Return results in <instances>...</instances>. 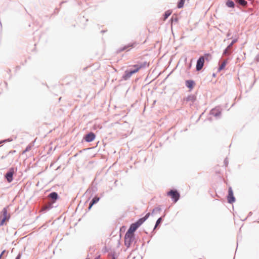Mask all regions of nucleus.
I'll return each instance as SVG.
<instances>
[{
  "mask_svg": "<svg viewBox=\"0 0 259 259\" xmlns=\"http://www.w3.org/2000/svg\"><path fill=\"white\" fill-rule=\"evenodd\" d=\"M6 140H2L0 141V144H2V143H5Z\"/></svg>",
  "mask_w": 259,
  "mask_h": 259,
  "instance_id": "nucleus-38",
  "label": "nucleus"
},
{
  "mask_svg": "<svg viewBox=\"0 0 259 259\" xmlns=\"http://www.w3.org/2000/svg\"><path fill=\"white\" fill-rule=\"evenodd\" d=\"M95 259H98V257L95 258Z\"/></svg>",
  "mask_w": 259,
  "mask_h": 259,
  "instance_id": "nucleus-42",
  "label": "nucleus"
},
{
  "mask_svg": "<svg viewBox=\"0 0 259 259\" xmlns=\"http://www.w3.org/2000/svg\"><path fill=\"white\" fill-rule=\"evenodd\" d=\"M196 100V96L194 95H190L187 97L183 99L184 101L190 102V105L191 106Z\"/></svg>",
  "mask_w": 259,
  "mask_h": 259,
  "instance_id": "nucleus-14",
  "label": "nucleus"
},
{
  "mask_svg": "<svg viewBox=\"0 0 259 259\" xmlns=\"http://www.w3.org/2000/svg\"><path fill=\"white\" fill-rule=\"evenodd\" d=\"M21 253H19L17 256H16V257L15 258V259H21Z\"/></svg>",
  "mask_w": 259,
  "mask_h": 259,
  "instance_id": "nucleus-34",
  "label": "nucleus"
},
{
  "mask_svg": "<svg viewBox=\"0 0 259 259\" xmlns=\"http://www.w3.org/2000/svg\"><path fill=\"white\" fill-rule=\"evenodd\" d=\"M238 38H236L233 39L231 42L227 46V47L223 51V55H230L233 51L232 49L233 45L237 42Z\"/></svg>",
  "mask_w": 259,
  "mask_h": 259,
  "instance_id": "nucleus-6",
  "label": "nucleus"
},
{
  "mask_svg": "<svg viewBox=\"0 0 259 259\" xmlns=\"http://www.w3.org/2000/svg\"><path fill=\"white\" fill-rule=\"evenodd\" d=\"M228 202L232 204L235 201V198L233 194V191L231 187H229L228 189V194L227 195Z\"/></svg>",
  "mask_w": 259,
  "mask_h": 259,
  "instance_id": "nucleus-8",
  "label": "nucleus"
},
{
  "mask_svg": "<svg viewBox=\"0 0 259 259\" xmlns=\"http://www.w3.org/2000/svg\"><path fill=\"white\" fill-rule=\"evenodd\" d=\"M210 114L218 118L220 117L221 114V111L219 109L213 108L211 110Z\"/></svg>",
  "mask_w": 259,
  "mask_h": 259,
  "instance_id": "nucleus-18",
  "label": "nucleus"
},
{
  "mask_svg": "<svg viewBox=\"0 0 259 259\" xmlns=\"http://www.w3.org/2000/svg\"><path fill=\"white\" fill-rule=\"evenodd\" d=\"M2 219L0 221V226L2 227L6 225V222L9 221L10 219V214L8 213L7 207H4L1 211Z\"/></svg>",
  "mask_w": 259,
  "mask_h": 259,
  "instance_id": "nucleus-2",
  "label": "nucleus"
},
{
  "mask_svg": "<svg viewBox=\"0 0 259 259\" xmlns=\"http://www.w3.org/2000/svg\"><path fill=\"white\" fill-rule=\"evenodd\" d=\"M226 5L228 8H234L235 7V3L232 0H227Z\"/></svg>",
  "mask_w": 259,
  "mask_h": 259,
  "instance_id": "nucleus-21",
  "label": "nucleus"
},
{
  "mask_svg": "<svg viewBox=\"0 0 259 259\" xmlns=\"http://www.w3.org/2000/svg\"><path fill=\"white\" fill-rule=\"evenodd\" d=\"M150 215V213L149 212L147 213L144 217L140 218L136 222L137 223H138V224L140 226H141L148 219V218L149 217Z\"/></svg>",
  "mask_w": 259,
  "mask_h": 259,
  "instance_id": "nucleus-17",
  "label": "nucleus"
},
{
  "mask_svg": "<svg viewBox=\"0 0 259 259\" xmlns=\"http://www.w3.org/2000/svg\"><path fill=\"white\" fill-rule=\"evenodd\" d=\"M185 1L186 0H180L178 3L177 7L179 9L183 8Z\"/></svg>",
  "mask_w": 259,
  "mask_h": 259,
  "instance_id": "nucleus-25",
  "label": "nucleus"
},
{
  "mask_svg": "<svg viewBox=\"0 0 259 259\" xmlns=\"http://www.w3.org/2000/svg\"><path fill=\"white\" fill-rule=\"evenodd\" d=\"M5 252H6V250H3V251L1 252V254H0V257H2V256H3V254L5 253Z\"/></svg>",
  "mask_w": 259,
  "mask_h": 259,
  "instance_id": "nucleus-36",
  "label": "nucleus"
},
{
  "mask_svg": "<svg viewBox=\"0 0 259 259\" xmlns=\"http://www.w3.org/2000/svg\"><path fill=\"white\" fill-rule=\"evenodd\" d=\"M192 66V60H191V62L187 64V69L189 70Z\"/></svg>",
  "mask_w": 259,
  "mask_h": 259,
  "instance_id": "nucleus-33",
  "label": "nucleus"
},
{
  "mask_svg": "<svg viewBox=\"0 0 259 259\" xmlns=\"http://www.w3.org/2000/svg\"><path fill=\"white\" fill-rule=\"evenodd\" d=\"M109 255L112 256L111 259H116V256L115 255V252H111L109 253Z\"/></svg>",
  "mask_w": 259,
  "mask_h": 259,
  "instance_id": "nucleus-30",
  "label": "nucleus"
},
{
  "mask_svg": "<svg viewBox=\"0 0 259 259\" xmlns=\"http://www.w3.org/2000/svg\"><path fill=\"white\" fill-rule=\"evenodd\" d=\"M136 72H137V70L135 68L134 69L126 70L124 72V73L123 75L122 78L123 80H126L128 79L133 74H134Z\"/></svg>",
  "mask_w": 259,
  "mask_h": 259,
  "instance_id": "nucleus-7",
  "label": "nucleus"
},
{
  "mask_svg": "<svg viewBox=\"0 0 259 259\" xmlns=\"http://www.w3.org/2000/svg\"><path fill=\"white\" fill-rule=\"evenodd\" d=\"M171 21L172 22H178V21H179V19L177 17V16H172L171 17V19H170Z\"/></svg>",
  "mask_w": 259,
  "mask_h": 259,
  "instance_id": "nucleus-27",
  "label": "nucleus"
},
{
  "mask_svg": "<svg viewBox=\"0 0 259 259\" xmlns=\"http://www.w3.org/2000/svg\"><path fill=\"white\" fill-rule=\"evenodd\" d=\"M167 195L170 196L172 201L177 202L180 198V194L176 189H171L167 193Z\"/></svg>",
  "mask_w": 259,
  "mask_h": 259,
  "instance_id": "nucleus-4",
  "label": "nucleus"
},
{
  "mask_svg": "<svg viewBox=\"0 0 259 259\" xmlns=\"http://www.w3.org/2000/svg\"><path fill=\"white\" fill-rule=\"evenodd\" d=\"M6 142H11V141H12V140L10 139V138L8 139H6Z\"/></svg>",
  "mask_w": 259,
  "mask_h": 259,
  "instance_id": "nucleus-39",
  "label": "nucleus"
},
{
  "mask_svg": "<svg viewBox=\"0 0 259 259\" xmlns=\"http://www.w3.org/2000/svg\"><path fill=\"white\" fill-rule=\"evenodd\" d=\"M162 221H163V217H160L157 220L155 225V226L153 228V230L152 233H154L155 229L158 226V225H159L162 223Z\"/></svg>",
  "mask_w": 259,
  "mask_h": 259,
  "instance_id": "nucleus-19",
  "label": "nucleus"
},
{
  "mask_svg": "<svg viewBox=\"0 0 259 259\" xmlns=\"http://www.w3.org/2000/svg\"><path fill=\"white\" fill-rule=\"evenodd\" d=\"M204 61L203 57H199L196 62V70L197 71H200L203 67Z\"/></svg>",
  "mask_w": 259,
  "mask_h": 259,
  "instance_id": "nucleus-9",
  "label": "nucleus"
},
{
  "mask_svg": "<svg viewBox=\"0 0 259 259\" xmlns=\"http://www.w3.org/2000/svg\"><path fill=\"white\" fill-rule=\"evenodd\" d=\"M86 259H90V258H87Z\"/></svg>",
  "mask_w": 259,
  "mask_h": 259,
  "instance_id": "nucleus-43",
  "label": "nucleus"
},
{
  "mask_svg": "<svg viewBox=\"0 0 259 259\" xmlns=\"http://www.w3.org/2000/svg\"><path fill=\"white\" fill-rule=\"evenodd\" d=\"M172 11L170 10L165 11L163 14V20H165L171 15Z\"/></svg>",
  "mask_w": 259,
  "mask_h": 259,
  "instance_id": "nucleus-24",
  "label": "nucleus"
},
{
  "mask_svg": "<svg viewBox=\"0 0 259 259\" xmlns=\"http://www.w3.org/2000/svg\"><path fill=\"white\" fill-rule=\"evenodd\" d=\"M224 162V164H225V166H227L228 164V163H229V161H228V160L227 158H226L225 159Z\"/></svg>",
  "mask_w": 259,
  "mask_h": 259,
  "instance_id": "nucleus-32",
  "label": "nucleus"
},
{
  "mask_svg": "<svg viewBox=\"0 0 259 259\" xmlns=\"http://www.w3.org/2000/svg\"><path fill=\"white\" fill-rule=\"evenodd\" d=\"M17 171V168L11 167L5 175V178L8 183H11L13 180V175Z\"/></svg>",
  "mask_w": 259,
  "mask_h": 259,
  "instance_id": "nucleus-5",
  "label": "nucleus"
},
{
  "mask_svg": "<svg viewBox=\"0 0 259 259\" xmlns=\"http://www.w3.org/2000/svg\"><path fill=\"white\" fill-rule=\"evenodd\" d=\"M252 214V212L251 211H250V212L248 213V215H247V218H248V217H249L251 216Z\"/></svg>",
  "mask_w": 259,
  "mask_h": 259,
  "instance_id": "nucleus-37",
  "label": "nucleus"
},
{
  "mask_svg": "<svg viewBox=\"0 0 259 259\" xmlns=\"http://www.w3.org/2000/svg\"><path fill=\"white\" fill-rule=\"evenodd\" d=\"M139 42H138L137 41H134L133 42H131L129 44H128L126 45H125L124 46H123L122 47H121V48L118 49L116 50V53L119 54L120 52L125 51V50H126L127 51H130V48H134L137 47L138 46H139Z\"/></svg>",
  "mask_w": 259,
  "mask_h": 259,
  "instance_id": "nucleus-3",
  "label": "nucleus"
},
{
  "mask_svg": "<svg viewBox=\"0 0 259 259\" xmlns=\"http://www.w3.org/2000/svg\"><path fill=\"white\" fill-rule=\"evenodd\" d=\"M227 63V60H224L222 63L220 65L218 69V72H220L221 70L224 69L226 66Z\"/></svg>",
  "mask_w": 259,
  "mask_h": 259,
  "instance_id": "nucleus-22",
  "label": "nucleus"
},
{
  "mask_svg": "<svg viewBox=\"0 0 259 259\" xmlns=\"http://www.w3.org/2000/svg\"><path fill=\"white\" fill-rule=\"evenodd\" d=\"M161 210V208L159 207H156L154 208L152 212V213H154L157 212H159Z\"/></svg>",
  "mask_w": 259,
  "mask_h": 259,
  "instance_id": "nucleus-28",
  "label": "nucleus"
},
{
  "mask_svg": "<svg viewBox=\"0 0 259 259\" xmlns=\"http://www.w3.org/2000/svg\"><path fill=\"white\" fill-rule=\"evenodd\" d=\"M53 203H51V204H49L48 205H46L45 207H44V210L45 211H48V210H49L50 209H51L52 208H53Z\"/></svg>",
  "mask_w": 259,
  "mask_h": 259,
  "instance_id": "nucleus-26",
  "label": "nucleus"
},
{
  "mask_svg": "<svg viewBox=\"0 0 259 259\" xmlns=\"http://www.w3.org/2000/svg\"><path fill=\"white\" fill-rule=\"evenodd\" d=\"M100 198L97 196H95L90 202L89 205L88 207V210H90L93 206L98 203L100 200Z\"/></svg>",
  "mask_w": 259,
  "mask_h": 259,
  "instance_id": "nucleus-16",
  "label": "nucleus"
},
{
  "mask_svg": "<svg viewBox=\"0 0 259 259\" xmlns=\"http://www.w3.org/2000/svg\"><path fill=\"white\" fill-rule=\"evenodd\" d=\"M235 2L237 4L243 7H246L247 6V2L245 0H235Z\"/></svg>",
  "mask_w": 259,
  "mask_h": 259,
  "instance_id": "nucleus-20",
  "label": "nucleus"
},
{
  "mask_svg": "<svg viewBox=\"0 0 259 259\" xmlns=\"http://www.w3.org/2000/svg\"><path fill=\"white\" fill-rule=\"evenodd\" d=\"M200 57H203L204 61L205 60L209 61L211 59V56L209 53H206Z\"/></svg>",
  "mask_w": 259,
  "mask_h": 259,
  "instance_id": "nucleus-23",
  "label": "nucleus"
},
{
  "mask_svg": "<svg viewBox=\"0 0 259 259\" xmlns=\"http://www.w3.org/2000/svg\"><path fill=\"white\" fill-rule=\"evenodd\" d=\"M31 148V146H30V145H28V146L26 147V148H25V149L24 150V151H23V153H25V152H26L29 151V150H30Z\"/></svg>",
  "mask_w": 259,
  "mask_h": 259,
  "instance_id": "nucleus-29",
  "label": "nucleus"
},
{
  "mask_svg": "<svg viewBox=\"0 0 259 259\" xmlns=\"http://www.w3.org/2000/svg\"><path fill=\"white\" fill-rule=\"evenodd\" d=\"M101 32L102 33H104V32H106V31H105V30H102Z\"/></svg>",
  "mask_w": 259,
  "mask_h": 259,
  "instance_id": "nucleus-41",
  "label": "nucleus"
},
{
  "mask_svg": "<svg viewBox=\"0 0 259 259\" xmlns=\"http://www.w3.org/2000/svg\"><path fill=\"white\" fill-rule=\"evenodd\" d=\"M140 226L136 222H135L134 223H132L130 226V228L127 230V232L132 233L133 234H135V232L140 227Z\"/></svg>",
  "mask_w": 259,
  "mask_h": 259,
  "instance_id": "nucleus-15",
  "label": "nucleus"
},
{
  "mask_svg": "<svg viewBox=\"0 0 259 259\" xmlns=\"http://www.w3.org/2000/svg\"><path fill=\"white\" fill-rule=\"evenodd\" d=\"M136 239L135 234L126 231L124 236V245L129 248L131 244Z\"/></svg>",
  "mask_w": 259,
  "mask_h": 259,
  "instance_id": "nucleus-1",
  "label": "nucleus"
},
{
  "mask_svg": "<svg viewBox=\"0 0 259 259\" xmlns=\"http://www.w3.org/2000/svg\"><path fill=\"white\" fill-rule=\"evenodd\" d=\"M48 198L54 203L59 199V196L56 192H52L48 195Z\"/></svg>",
  "mask_w": 259,
  "mask_h": 259,
  "instance_id": "nucleus-11",
  "label": "nucleus"
},
{
  "mask_svg": "<svg viewBox=\"0 0 259 259\" xmlns=\"http://www.w3.org/2000/svg\"><path fill=\"white\" fill-rule=\"evenodd\" d=\"M231 34H232V33L231 32V31L229 30L228 31V32H227V34H226L227 37L228 38V39H229V38H231L230 37V36H231Z\"/></svg>",
  "mask_w": 259,
  "mask_h": 259,
  "instance_id": "nucleus-31",
  "label": "nucleus"
},
{
  "mask_svg": "<svg viewBox=\"0 0 259 259\" xmlns=\"http://www.w3.org/2000/svg\"><path fill=\"white\" fill-rule=\"evenodd\" d=\"M95 134L93 132H90L84 136L83 139L87 142H91L95 140Z\"/></svg>",
  "mask_w": 259,
  "mask_h": 259,
  "instance_id": "nucleus-10",
  "label": "nucleus"
},
{
  "mask_svg": "<svg viewBox=\"0 0 259 259\" xmlns=\"http://www.w3.org/2000/svg\"><path fill=\"white\" fill-rule=\"evenodd\" d=\"M196 85V83L194 80L192 79H188L185 81L186 87L189 89L191 91L194 88Z\"/></svg>",
  "mask_w": 259,
  "mask_h": 259,
  "instance_id": "nucleus-13",
  "label": "nucleus"
},
{
  "mask_svg": "<svg viewBox=\"0 0 259 259\" xmlns=\"http://www.w3.org/2000/svg\"><path fill=\"white\" fill-rule=\"evenodd\" d=\"M215 76H216V74H215V73H213L212 74V77H215Z\"/></svg>",
  "mask_w": 259,
  "mask_h": 259,
  "instance_id": "nucleus-40",
  "label": "nucleus"
},
{
  "mask_svg": "<svg viewBox=\"0 0 259 259\" xmlns=\"http://www.w3.org/2000/svg\"><path fill=\"white\" fill-rule=\"evenodd\" d=\"M255 60L256 62H259V55H257L255 57Z\"/></svg>",
  "mask_w": 259,
  "mask_h": 259,
  "instance_id": "nucleus-35",
  "label": "nucleus"
},
{
  "mask_svg": "<svg viewBox=\"0 0 259 259\" xmlns=\"http://www.w3.org/2000/svg\"><path fill=\"white\" fill-rule=\"evenodd\" d=\"M149 66V63H148L147 61H144L140 63L139 64L134 65V67L136 69H137L138 72L140 69L148 67Z\"/></svg>",
  "mask_w": 259,
  "mask_h": 259,
  "instance_id": "nucleus-12",
  "label": "nucleus"
}]
</instances>
